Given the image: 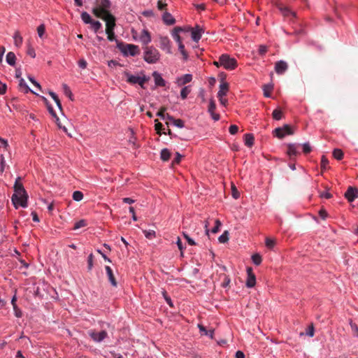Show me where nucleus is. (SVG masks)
Wrapping results in <instances>:
<instances>
[{"mask_svg":"<svg viewBox=\"0 0 358 358\" xmlns=\"http://www.w3.org/2000/svg\"><path fill=\"white\" fill-rule=\"evenodd\" d=\"M13 188L15 193L11 198L13 205L16 208L18 206L26 208L27 206L28 195L22 183L20 182V178H17L15 180Z\"/></svg>","mask_w":358,"mask_h":358,"instance_id":"nucleus-1","label":"nucleus"},{"mask_svg":"<svg viewBox=\"0 0 358 358\" xmlns=\"http://www.w3.org/2000/svg\"><path fill=\"white\" fill-rule=\"evenodd\" d=\"M110 6V0H101L99 6L94 7L92 9V13L96 17H102L103 15L111 14L108 10Z\"/></svg>","mask_w":358,"mask_h":358,"instance_id":"nucleus-2","label":"nucleus"},{"mask_svg":"<svg viewBox=\"0 0 358 358\" xmlns=\"http://www.w3.org/2000/svg\"><path fill=\"white\" fill-rule=\"evenodd\" d=\"M144 59L149 64L156 63L160 57L159 51L152 46H146L144 49Z\"/></svg>","mask_w":358,"mask_h":358,"instance_id":"nucleus-3","label":"nucleus"},{"mask_svg":"<svg viewBox=\"0 0 358 358\" xmlns=\"http://www.w3.org/2000/svg\"><path fill=\"white\" fill-rule=\"evenodd\" d=\"M220 64L227 70H234L237 66V61L227 54L220 56Z\"/></svg>","mask_w":358,"mask_h":358,"instance_id":"nucleus-4","label":"nucleus"},{"mask_svg":"<svg viewBox=\"0 0 358 358\" xmlns=\"http://www.w3.org/2000/svg\"><path fill=\"white\" fill-rule=\"evenodd\" d=\"M117 48L124 54H129L131 56L136 55L138 52V47L133 44H124L117 41Z\"/></svg>","mask_w":358,"mask_h":358,"instance_id":"nucleus-5","label":"nucleus"},{"mask_svg":"<svg viewBox=\"0 0 358 358\" xmlns=\"http://www.w3.org/2000/svg\"><path fill=\"white\" fill-rule=\"evenodd\" d=\"M294 134L293 129L289 124H285L282 127H278L273 131V134L278 138H282L286 135H292Z\"/></svg>","mask_w":358,"mask_h":358,"instance_id":"nucleus-6","label":"nucleus"},{"mask_svg":"<svg viewBox=\"0 0 358 358\" xmlns=\"http://www.w3.org/2000/svg\"><path fill=\"white\" fill-rule=\"evenodd\" d=\"M125 76L127 77V81L132 85L138 84L142 88H145L144 84L148 80L145 76L140 77L131 75L129 73H125Z\"/></svg>","mask_w":358,"mask_h":358,"instance_id":"nucleus-7","label":"nucleus"},{"mask_svg":"<svg viewBox=\"0 0 358 358\" xmlns=\"http://www.w3.org/2000/svg\"><path fill=\"white\" fill-rule=\"evenodd\" d=\"M101 19L106 22V31H114L115 27V17L112 14L103 15Z\"/></svg>","mask_w":358,"mask_h":358,"instance_id":"nucleus-8","label":"nucleus"},{"mask_svg":"<svg viewBox=\"0 0 358 358\" xmlns=\"http://www.w3.org/2000/svg\"><path fill=\"white\" fill-rule=\"evenodd\" d=\"M89 336L92 338V339L94 342H101L103 341L108 336L107 332L105 330H102L101 331H96L91 330L88 331Z\"/></svg>","mask_w":358,"mask_h":358,"instance_id":"nucleus-9","label":"nucleus"},{"mask_svg":"<svg viewBox=\"0 0 358 358\" xmlns=\"http://www.w3.org/2000/svg\"><path fill=\"white\" fill-rule=\"evenodd\" d=\"M344 196L349 202H352L355 199L358 197V189L350 186L348 187Z\"/></svg>","mask_w":358,"mask_h":358,"instance_id":"nucleus-10","label":"nucleus"},{"mask_svg":"<svg viewBox=\"0 0 358 358\" xmlns=\"http://www.w3.org/2000/svg\"><path fill=\"white\" fill-rule=\"evenodd\" d=\"M247 275L246 286L250 288L253 287L256 283V278L251 267L247 268Z\"/></svg>","mask_w":358,"mask_h":358,"instance_id":"nucleus-11","label":"nucleus"},{"mask_svg":"<svg viewBox=\"0 0 358 358\" xmlns=\"http://www.w3.org/2000/svg\"><path fill=\"white\" fill-rule=\"evenodd\" d=\"M160 48L167 53H171V41L166 36H162L159 38Z\"/></svg>","mask_w":358,"mask_h":358,"instance_id":"nucleus-12","label":"nucleus"},{"mask_svg":"<svg viewBox=\"0 0 358 358\" xmlns=\"http://www.w3.org/2000/svg\"><path fill=\"white\" fill-rule=\"evenodd\" d=\"M189 29L191 30L192 40L195 42H198L201 38L203 30L199 26H196L195 28H190Z\"/></svg>","mask_w":358,"mask_h":358,"instance_id":"nucleus-13","label":"nucleus"},{"mask_svg":"<svg viewBox=\"0 0 358 358\" xmlns=\"http://www.w3.org/2000/svg\"><path fill=\"white\" fill-rule=\"evenodd\" d=\"M288 69L287 64L282 60L278 61L275 64V71L278 74L284 73Z\"/></svg>","mask_w":358,"mask_h":358,"instance_id":"nucleus-14","label":"nucleus"},{"mask_svg":"<svg viewBox=\"0 0 358 358\" xmlns=\"http://www.w3.org/2000/svg\"><path fill=\"white\" fill-rule=\"evenodd\" d=\"M279 9L282 15L285 17H288L292 20L296 17V13L291 10L288 7L280 6Z\"/></svg>","mask_w":358,"mask_h":358,"instance_id":"nucleus-15","label":"nucleus"},{"mask_svg":"<svg viewBox=\"0 0 358 358\" xmlns=\"http://www.w3.org/2000/svg\"><path fill=\"white\" fill-rule=\"evenodd\" d=\"M108 279L113 287H117V282L113 274L112 268L109 266L105 267Z\"/></svg>","mask_w":358,"mask_h":358,"instance_id":"nucleus-16","label":"nucleus"},{"mask_svg":"<svg viewBox=\"0 0 358 358\" xmlns=\"http://www.w3.org/2000/svg\"><path fill=\"white\" fill-rule=\"evenodd\" d=\"M43 99L44 100V101H45V102L46 103V104L48 105V109L49 113H50V114H51L54 117H55V118H56L57 124V125L59 126V128H62V129H63L65 132H66V131H67L66 128L65 127H62L60 125V123L59 122V117L57 116L56 113H55V111L54 110L53 108H52L50 105H48V100H47V99H46V98H45V97H43Z\"/></svg>","mask_w":358,"mask_h":358,"instance_id":"nucleus-17","label":"nucleus"},{"mask_svg":"<svg viewBox=\"0 0 358 358\" xmlns=\"http://www.w3.org/2000/svg\"><path fill=\"white\" fill-rule=\"evenodd\" d=\"M163 21L168 25H172L176 22V20L173 17L171 13L164 12L162 15Z\"/></svg>","mask_w":358,"mask_h":358,"instance_id":"nucleus-18","label":"nucleus"},{"mask_svg":"<svg viewBox=\"0 0 358 358\" xmlns=\"http://www.w3.org/2000/svg\"><path fill=\"white\" fill-rule=\"evenodd\" d=\"M152 76L155 79V83L157 86L164 87L165 86V80L162 78L159 73L155 71L152 73Z\"/></svg>","mask_w":358,"mask_h":358,"instance_id":"nucleus-19","label":"nucleus"},{"mask_svg":"<svg viewBox=\"0 0 358 358\" xmlns=\"http://www.w3.org/2000/svg\"><path fill=\"white\" fill-rule=\"evenodd\" d=\"M229 90V85L226 82H222L220 85V90L217 92V96H224Z\"/></svg>","mask_w":358,"mask_h":358,"instance_id":"nucleus-20","label":"nucleus"},{"mask_svg":"<svg viewBox=\"0 0 358 358\" xmlns=\"http://www.w3.org/2000/svg\"><path fill=\"white\" fill-rule=\"evenodd\" d=\"M19 88L20 90L23 92L24 93H28L29 92H31L33 94H37L36 92L32 91L29 86L26 84L23 78H20V83H19Z\"/></svg>","mask_w":358,"mask_h":358,"instance_id":"nucleus-21","label":"nucleus"},{"mask_svg":"<svg viewBox=\"0 0 358 358\" xmlns=\"http://www.w3.org/2000/svg\"><path fill=\"white\" fill-rule=\"evenodd\" d=\"M198 327H199L200 333L201 334H203V335H206V336H208L210 338H213V334H214V329H211L210 330H207L206 329V327L203 325L201 324H198Z\"/></svg>","mask_w":358,"mask_h":358,"instance_id":"nucleus-22","label":"nucleus"},{"mask_svg":"<svg viewBox=\"0 0 358 358\" xmlns=\"http://www.w3.org/2000/svg\"><path fill=\"white\" fill-rule=\"evenodd\" d=\"M245 145L249 148H251L255 143V137L252 134H245L244 135Z\"/></svg>","mask_w":358,"mask_h":358,"instance_id":"nucleus-23","label":"nucleus"},{"mask_svg":"<svg viewBox=\"0 0 358 358\" xmlns=\"http://www.w3.org/2000/svg\"><path fill=\"white\" fill-rule=\"evenodd\" d=\"M192 80V75L191 74H185L182 77L179 78L178 80V83L180 85H184L187 83H189Z\"/></svg>","mask_w":358,"mask_h":358,"instance_id":"nucleus-24","label":"nucleus"},{"mask_svg":"<svg viewBox=\"0 0 358 358\" xmlns=\"http://www.w3.org/2000/svg\"><path fill=\"white\" fill-rule=\"evenodd\" d=\"M182 31H183L182 28L176 27L173 29V31L172 32V36H173V39L178 43V45L180 44V43H182L181 38L179 35V33Z\"/></svg>","mask_w":358,"mask_h":358,"instance_id":"nucleus-25","label":"nucleus"},{"mask_svg":"<svg viewBox=\"0 0 358 358\" xmlns=\"http://www.w3.org/2000/svg\"><path fill=\"white\" fill-rule=\"evenodd\" d=\"M166 118L169 120L173 122V125H175L177 127L182 128L184 127V122L180 119L176 120L169 114H166Z\"/></svg>","mask_w":358,"mask_h":358,"instance_id":"nucleus-26","label":"nucleus"},{"mask_svg":"<svg viewBox=\"0 0 358 358\" xmlns=\"http://www.w3.org/2000/svg\"><path fill=\"white\" fill-rule=\"evenodd\" d=\"M287 148L288 149L287 153L290 157L293 156H296L299 154V152L296 150V147L294 144H289L287 145Z\"/></svg>","mask_w":358,"mask_h":358,"instance_id":"nucleus-27","label":"nucleus"},{"mask_svg":"<svg viewBox=\"0 0 358 358\" xmlns=\"http://www.w3.org/2000/svg\"><path fill=\"white\" fill-rule=\"evenodd\" d=\"M15 55L13 52H9L6 55V62L10 66H14L15 64Z\"/></svg>","mask_w":358,"mask_h":358,"instance_id":"nucleus-28","label":"nucleus"},{"mask_svg":"<svg viewBox=\"0 0 358 358\" xmlns=\"http://www.w3.org/2000/svg\"><path fill=\"white\" fill-rule=\"evenodd\" d=\"M13 38H14L15 45L17 47H19V46H20L22 45L23 39H22V37L21 36V35H20V32L18 31H16L15 32V34L13 36Z\"/></svg>","mask_w":358,"mask_h":358,"instance_id":"nucleus-29","label":"nucleus"},{"mask_svg":"<svg viewBox=\"0 0 358 358\" xmlns=\"http://www.w3.org/2000/svg\"><path fill=\"white\" fill-rule=\"evenodd\" d=\"M170 157H171V153L168 149L164 148V149L162 150V151H161L162 160L165 161V162L168 161L170 159Z\"/></svg>","mask_w":358,"mask_h":358,"instance_id":"nucleus-30","label":"nucleus"},{"mask_svg":"<svg viewBox=\"0 0 358 358\" xmlns=\"http://www.w3.org/2000/svg\"><path fill=\"white\" fill-rule=\"evenodd\" d=\"M81 19L85 24H91L93 21L91 16L87 12H83L81 14Z\"/></svg>","mask_w":358,"mask_h":358,"instance_id":"nucleus-31","label":"nucleus"},{"mask_svg":"<svg viewBox=\"0 0 358 358\" xmlns=\"http://www.w3.org/2000/svg\"><path fill=\"white\" fill-rule=\"evenodd\" d=\"M263 90H264V95L266 97H270L271 96V92L273 90V85H264Z\"/></svg>","mask_w":358,"mask_h":358,"instance_id":"nucleus-32","label":"nucleus"},{"mask_svg":"<svg viewBox=\"0 0 358 358\" xmlns=\"http://www.w3.org/2000/svg\"><path fill=\"white\" fill-rule=\"evenodd\" d=\"M333 156L335 159L341 160L343 157V152L341 149H334Z\"/></svg>","mask_w":358,"mask_h":358,"instance_id":"nucleus-33","label":"nucleus"},{"mask_svg":"<svg viewBox=\"0 0 358 358\" xmlns=\"http://www.w3.org/2000/svg\"><path fill=\"white\" fill-rule=\"evenodd\" d=\"M273 118L275 120H280L282 118V112L280 109H275L272 113Z\"/></svg>","mask_w":358,"mask_h":358,"instance_id":"nucleus-34","label":"nucleus"},{"mask_svg":"<svg viewBox=\"0 0 358 358\" xmlns=\"http://www.w3.org/2000/svg\"><path fill=\"white\" fill-rule=\"evenodd\" d=\"M229 231H224L223 232V234L221 236H220V237L218 238V240L220 243H225L229 241Z\"/></svg>","mask_w":358,"mask_h":358,"instance_id":"nucleus-35","label":"nucleus"},{"mask_svg":"<svg viewBox=\"0 0 358 358\" xmlns=\"http://www.w3.org/2000/svg\"><path fill=\"white\" fill-rule=\"evenodd\" d=\"M62 88L65 95H66L71 100H73V94L69 86L66 84H63Z\"/></svg>","mask_w":358,"mask_h":358,"instance_id":"nucleus-36","label":"nucleus"},{"mask_svg":"<svg viewBox=\"0 0 358 358\" xmlns=\"http://www.w3.org/2000/svg\"><path fill=\"white\" fill-rule=\"evenodd\" d=\"M191 90L189 86L184 87L180 92V96L182 99H185L187 95L190 93Z\"/></svg>","mask_w":358,"mask_h":358,"instance_id":"nucleus-37","label":"nucleus"},{"mask_svg":"<svg viewBox=\"0 0 358 358\" xmlns=\"http://www.w3.org/2000/svg\"><path fill=\"white\" fill-rule=\"evenodd\" d=\"M178 49H179V51L180 52V53L182 54V55L183 56L184 60H187V57H188V55H187V52L185 50V45H183L182 43H180V44L178 45Z\"/></svg>","mask_w":358,"mask_h":358,"instance_id":"nucleus-38","label":"nucleus"},{"mask_svg":"<svg viewBox=\"0 0 358 358\" xmlns=\"http://www.w3.org/2000/svg\"><path fill=\"white\" fill-rule=\"evenodd\" d=\"M83 194L82 192L80 191H75L73 193V200L76 201H80L83 199Z\"/></svg>","mask_w":358,"mask_h":358,"instance_id":"nucleus-39","label":"nucleus"},{"mask_svg":"<svg viewBox=\"0 0 358 358\" xmlns=\"http://www.w3.org/2000/svg\"><path fill=\"white\" fill-rule=\"evenodd\" d=\"M87 225V222L85 220H80L78 222H76L74 224L73 229L76 230L80 228L84 227Z\"/></svg>","mask_w":358,"mask_h":358,"instance_id":"nucleus-40","label":"nucleus"},{"mask_svg":"<svg viewBox=\"0 0 358 358\" xmlns=\"http://www.w3.org/2000/svg\"><path fill=\"white\" fill-rule=\"evenodd\" d=\"M350 325L355 336L358 337V327L351 320H350Z\"/></svg>","mask_w":358,"mask_h":358,"instance_id":"nucleus-41","label":"nucleus"},{"mask_svg":"<svg viewBox=\"0 0 358 358\" xmlns=\"http://www.w3.org/2000/svg\"><path fill=\"white\" fill-rule=\"evenodd\" d=\"M252 259L255 265H259L262 261V257L259 254L253 255L252 257Z\"/></svg>","mask_w":358,"mask_h":358,"instance_id":"nucleus-42","label":"nucleus"},{"mask_svg":"<svg viewBox=\"0 0 358 358\" xmlns=\"http://www.w3.org/2000/svg\"><path fill=\"white\" fill-rule=\"evenodd\" d=\"M45 27L43 24L39 25L37 28V33L38 36L42 38L45 34Z\"/></svg>","mask_w":358,"mask_h":358,"instance_id":"nucleus-43","label":"nucleus"},{"mask_svg":"<svg viewBox=\"0 0 358 358\" xmlns=\"http://www.w3.org/2000/svg\"><path fill=\"white\" fill-rule=\"evenodd\" d=\"M141 41L145 44H148V43L150 42L151 38L148 31H145L144 34L141 36Z\"/></svg>","mask_w":358,"mask_h":358,"instance_id":"nucleus-44","label":"nucleus"},{"mask_svg":"<svg viewBox=\"0 0 358 358\" xmlns=\"http://www.w3.org/2000/svg\"><path fill=\"white\" fill-rule=\"evenodd\" d=\"M162 295L165 299V301H166V303L171 306V307H173V302H172V300L171 299V297L168 295L166 291L165 290H163L162 292Z\"/></svg>","mask_w":358,"mask_h":358,"instance_id":"nucleus-45","label":"nucleus"},{"mask_svg":"<svg viewBox=\"0 0 358 358\" xmlns=\"http://www.w3.org/2000/svg\"><path fill=\"white\" fill-rule=\"evenodd\" d=\"M92 26V28L94 29V32H97L102 27L101 22L99 21H95L93 20L92 22L90 24Z\"/></svg>","mask_w":358,"mask_h":358,"instance_id":"nucleus-46","label":"nucleus"},{"mask_svg":"<svg viewBox=\"0 0 358 358\" xmlns=\"http://www.w3.org/2000/svg\"><path fill=\"white\" fill-rule=\"evenodd\" d=\"M215 109H216V105H215V101L213 99H210L209 106H208V112L210 113H215Z\"/></svg>","mask_w":358,"mask_h":358,"instance_id":"nucleus-47","label":"nucleus"},{"mask_svg":"<svg viewBox=\"0 0 358 358\" xmlns=\"http://www.w3.org/2000/svg\"><path fill=\"white\" fill-rule=\"evenodd\" d=\"M155 130L157 131V133L159 135L161 134V130L163 129V124L158 121V120H155Z\"/></svg>","mask_w":358,"mask_h":358,"instance_id":"nucleus-48","label":"nucleus"},{"mask_svg":"<svg viewBox=\"0 0 358 358\" xmlns=\"http://www.w3.org/2000/svg\"><path fill=\"white\" fill-rule=\"evenodd\" d=\"M215 223V225L211 230L212 233H213V234L217 233L219 231L220 227L221 226V222L219 220H216Z\"/></svg>","mask_w":358,"mask_h":358,"instance_id":"nucleus-49","label":"nucleus"},{"mask_svg":"<svg viewBox=\"0 0 358 358\" xmlns=\"http://www.w3.org/2000/svg\"><path fill=\"white\" fill-rule=\"evenodd\" d=\"M312 151V148L310 145L309 143H306L303 144V152L305 154H308Z\"/></svg>","mask_w":358,"mask_h":358,"instance_id":"nucleus-50","label":"nucleus"},{"mask_svg":"<svg viewBox=\"0 0 358 358\" xmlns=\"http://www.w3.org/2000/svg\"><path fill=\"white\" fill-rule=\"evenodd\" d=\"M328 164H329V160L327 159V158L325 156L323 155L321 158V168L322 169H326Z\"/></svg>","mask_w":358,"mask_h":358,"instance_id":"nucleus-51","label":"nucleus"},{"mask_svg":"<svg viewBox=\"0 0 358 358\" xmlns=\"http://www.w3.org/2000/svg\"><path fill=\"white\" fill-rule=\"evenodd\" d=\"M166 110V107H162L160 110L157 112V115L160 117L162 119H164L166 117V115L164 114Z\"/></svg>","mask_w":358,"mask_h":358,"instance_id":"nucleus-52","label":"nucleus"},{"mask_svg":"<svg viewBox=\"0 0 358 358\" xmlns=\"http://www.w3.org/2000/svg\"><path fill=\"white\" fill-rule=\"evenodd\" d=\"M306 334L310 337H313L314 336V327L313 324L308 327Z\"/></svg>","mask_w":358,"mask_h":358,"instance_id":"nucleus-53","label":"nucleus"},{"mask_svg":"<svg viewBox=\"0 0 358 358\" xmlns=\"http://www.w3.org/2000/svg\"><path fill=\"white\" fill-rule=\"evenodd\" d=\"M106 33L107 34V38L110 41H117V40L115 39V35L114 31H106Z\"/></svg>","mask_w":358,"mask_h":358,"instance_id":"nucleus-54","label":"nucleus"},{"mask_svg":"<svg viewBox=\"0 0 358 358\" xmlns=\"http://www.w3.org/2000/svg\"><path fill=\"white\" fill-rule=\"evenodd\" d=\"M166 6H167V4L164 1H163V0L158 1L157 8L159 10H163L166 8Z\"/></svg>","mask_w":358,"mask_h":358,"instance_id":"nucleus-55","label":"nucleus"},{"mask_svg":"<svg viewBox=\"0 0 358 358\" xmlns=\"http://www.w3.org/2000/svg\"><path fill=\"white\" fill-rule=\"evenodd\" d=\"M238 131V126L235 124H232L229 127V131L231 134L234 135L236 134Z\"/></svg>","mask_w":358,"mask_h":358,"instance_id":"nucleus-56","label":"nucleus"},{"mask_svg":"<svg viewBox=\"0 0 358 358\" xmlns=\"http://www.w3.org/2000/svg\"><path fill=\"white\" fill-rule=\"evenodd\" d=\"M266 245L268 248H273V246L275 245V241L273 240V239H271L269 238H266Z\"/></svg>","mask_w":358,"mask_h":358,"instance_id":"nucleus-57","label":"nucleus"},{"mask_svg":"<svg viewBox=\"0 0 358 358\" xmlns=\"http://www.w3.org/2000/svg\"><path fill=\"white\" fill-rule=\"evenodd\" d=\"M93 258H94V256L92 254H90L88 256L87 263H88V270H90V271L92 268V266H93Z\"/></svg>","mask_w":358,"mask_h":358,"instance_id":"nucleus-58","label":"nucleus"},{"mask_svg":"<svg viewBox=\"0 0 358 358\" xmlns=\"http://www.w3.org/2000/svg\"><path fill=\"white\" fill-rule=\"evenodd\" d=\"M183 236L190 245H196L195 241L193 239H192L187 234L183 233Z\"/></svg>","mask_w":358,"mask_h":358,"instance_id":"nucleus-59","label":"nucleus"},{"mask_svg":"<svg viewBox=\"0 0 358 358\" xmlns=\"http://www.w3.org/2000/svg\"><path fill=\"white\" fill-rule=\"evenodd\" d=\"M319 215L322 220H325L328 215L327 212L324 208L320 209L319 211Z\"/></svg>","mask_w":358,"mask_h":358,"instance_id":"nucleus-60","label":"nucleus"},{"mask_svg":"<svg viewBox=\"0 0 358 358\" xmlns=\"http://www.w3.org/2000/svg\"><path fill=\"white\" fill-rule=\"evenodd\" d=\"M87 63L86 60L84 59H81L78 62V66L81 69H85L87 67Z\"/></svg>","mask_w":358,"mask_h":358,"instance_id":"nucleus-61","label":"nucleus"},{"mask_svg":"<svg viewBox=\"0 0 358 358\" xmlns=\"http://www.w3.org/2000/svg\"><path fill=\"white\" fill-rule=\"evenodd\" d=\"M182 159V155H180L178 152H176V157L173 160V164H178L180 162V160Z\"/></svg>","mask_w":358,"mask_h":358,"instance_id":"nucleus-62","label":"nucleus"},{"mask_svg":"<svg viewBox=\"0 0 358 358\" xmlns=\"http://www.w3.org/2000/svg\"><path fill=\"white\" fill-rule=\"evenodd\" d=\"M232 196L234 199H238L239 196V193L234 185L232 186Z\"/></svg>","mask_w":358,"mask_h":358,"instance_id":"nucleus-63","label":"nucleus"},{"mask_svg":"<svg viewBox=\"0 0 358 358\" xmlns=\"http://www.w3.org/2000/svg\"><path fill=\"white\" fill-rule=\"evenodd\" d=\"M27 54L30 55L32 58L36 57L35 50L33 48H29L27 50Z\"/></svg>","mask_w":358,"mask_h":358,"instance_id":"nucleus-64","label":"nucleus"}]
</instances>
